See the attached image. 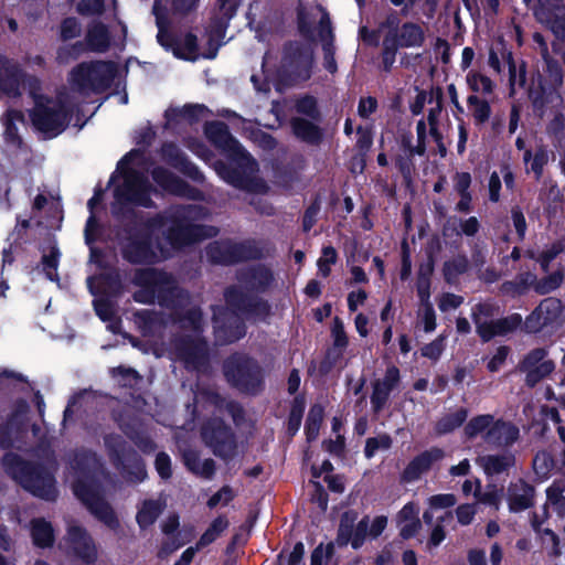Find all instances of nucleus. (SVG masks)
Wrapping results in <instances>:
<instances>
[{
  "label": "nucleus",
  "mask_w": 565,
  "mask_h": 565,
  "mask_svg": "<svg viewBox=\"0 0 565 565\" xmlns=\"http://www.w3.org/2000/svg\"><path fill=\"white\" fill-rule=\"evenodd\" d=\"M562 303L555 298L544 299L526 318L525 327L530 332H539L546 327L558 323Z\"/></svg>",
  "instance_id": "14"
},
{
  "label": "nucleus",
  "mask_w": 565,
  "mask_h": 565,
  "mask_svg": "<svg viewBox=\"0 0 565 565\" xmlns=\"http://www.w3.org/2000/svg\"><path fill=\"white\" fill-rule=\"evenodd\" d=\"M493 423V417L490 415L477 416L467 424L465 433L469 438L481 436L484 439L487 431L491 428Z\"/></svg>",
  "instance_id": "38"
},
{
  "label": "nucleus",
  "mask_w": 565,
  "mask_h": 565,
  "mask_svg": "<svg viewBox=\"0 0 565 565\" xmlns=\"http://www.w3.org/2000/svg\"><path fill=\"white\" fill-rule=\"evenodd\" d=\"M0 88L9 95H19L29 89L34 99L31 120L34 128L44 138L60 135L68 122L70 106L62 96L47 99L36 94L39 82L36 78L24 75L19 67L0 55Z\"/></svg>",
  "instance_id": "2"
},
{
  "label": "nucleus",
  "mask_w": 565,
  "mask_h": 565,
  "mask_svg": "<svg viewBox=\"0 0 565 565\" xmlns=\"http://www.w3.org/2000/svg\"><path fill=\"white\" fill-rule=\"evenodd\" d=\"M206 137L239 167L247 168L253 171L255 162L228 132L227 127L223 122L214 121L205 126Z\"/></svg>",
  "instance_id": "9"
},
{
  "label": "nucleus",
  "mask_w": 565,
  "mask_h": 565,
  "mask_svg": "<svg viewBox=\"0 0 565 565\" xmlns=\"http://www.w3.org/2000/svg\"><path fill=\"white\" fill-rule=\"evenodd\" d=\"M116 72L111 62L82 63L72 71L70 83L81 94L100 92L110 84Z\"/></svg>",
  "instance_id": "7"
},
{
  "label": "nucleus",
  "mask_w": 565,
  "mask_h": 565,
  "mask_svg": "<svg viewBox=\"0 0 565 565\" xmlns=\"http://www.w3.org/2000/svg\"><path fill=\"white\" fill-rule=\"evenodd\" d=\"M322 417L323 411L320 406H315L310 409L306 424V434L308 440H315L318 437Z\"/></svg>",
  "instance_id": "45"
},
{
  "label": "nucleus",
  "mask_w": 565,
  "mask_h": 565,
  "mask_svg": "<svg viewBox=\"0 0 565 565\" xmlns=\"http://www.w3.org/2000/svg\"><path fill=\"white\" fill-rule=\"evenodd\" d=\"M214 169L224 181H226L230 184H233L234 186H247L249 190L255 192H264L267 189L266 184L262 180H256L250 182V184H246L243 178L236 171L230 170L222 162H216Z\"/></svg>",
  "instance_id": "26"
},
{
  "label": "nucleus",
  "mask_w": 565,
  "mask_h": 565,
  "mask_svg": "<svg viewBox=\"0 0 565 565\" xmlns=\"http://www.w3.org/2000/svg\"><path fill=\"white\" fill-rule=\"evenodd\" d=\"M207 256L214 263L228 264L239 259L237 246L227 242L213 243L207 247Z\"/></svg>",
  "instance_id": "28"
},
{
  "label": "nucleus",
  "mask_w": 565,
  "mask_h": 565,
  "mask_svg": "<svg viewBox=\"0 0 565 565\" xmlns=\"http://www.w3.org/2000/svg\"><path fill=\"white\" fill-rule=\"evenodd\" d=\"M469 88L475 93H481L484 95L491 94L494 88L493 82L486 75L470 71L466 77Z\"/></svg>",
  "instance_id": "39"
},
{
  "label": "nucleus",
  "mask_w": 565,
  "mask_h": 565,
  "mask_svg": "<svg viewBox=\"0 0 565 565\" xmlns=\"http://www.w3.org/2000/svg\"><path fill=\"white\" fill-rule=\"evenodd\" d=\"M419 315L424 323V330L426 332L434 331L436 328V316L431 303H426V306L420 309Z\"/></svg>",
  "instance_id": "62"
},
{
  "label": "nucleus",
  "mask_w": 565,
  "mask_h": 565,
  "mask_svg": "<svg viewBox=\"0 0 565 565\" xmlns=\"http://www.w3.org/2000/svg\"><path fill=\"white\" fill-rule=\"evenodd\" d=\"M94 307H95V311H96L97 316L103 321H108L109 322L107 328L111 332H117L118 331V323H117V321L113 320L114 307H113L111 302L106 300V299L99 298V299H95L94 300Z\"/></svg>",
  "instance_id": "41"
},
{
  "label": "nucleus",
  "mask_w": 565,
  "mask_h": 565,
  "mask_svg": "<svg viewBox=\"0 0 565 565\" xmlns=\"http://www.w3.org/2000/svg\"><path fill=\"white\" fill-rule=\"evenodd\" d=\"M66 541L71 552L82 562L86 564L95 562L97 557L95 544L81 526L70 525Z\"/></svg>",
  "instance_id": "16"
},
{
  "label": "nucleus",
  "mask_w": 565,
  "mask_h": 565,
  "mask_svg": "<svg viewBox=\"0 0 565 565\" xmlns=\"http://www.w3.org/2000/svg\"><path fill=\"white\" fill-rule=\"evenodd\" d=\"M490 307L488 305H479L473 311V319L477 331L483 340H490L494 335L505 334L521 324L520 315H512L498 321H483L482 316L488 315Z\"/></svg>",
  "instance_id": "11"
},
{
  "label": "nucleus",
  "mask_w": 565,
  "mask_h": 565,
  "mask_svg": "<svg viewBox=\"0 0 565 565\" xmlns=\"http://www.w3.org/2000/svg\"><path fill=\"white\" fill-rule=\"evenodd\" d=\"M32 537L36 546L46 547L54 541V532L50 522L36 519L32 522Z\"/></svg>",
  "instance_id": "33"
},
{
  "label": "nucleus",
  "mask_w": 565,
  "mask_h": 565,
  "mask_svg": "<svg viewBox=\"0 0 565 565\" xmlns=\"http://www.w3.org/2000/svg\"><path fill=\"white\" fill-rule=\"evenodd\" d=\"M81 25L76 19H65L61 26V36L63 40H71L79 35Z\"/></svg>",
  "instance_id": "57"
},
{
  "label": "nucleus",
  "mask_w": 565,
  "mask_h": 565,
  "mask_svg": "<svg viewBox=\"0 0 565 565\" xmlns=\"http://www.w3.org/2000/svg\"><path fill=\"white\" fill-rule=\"evenodd\" d=\"M204 216L203 209L196 205L178 209L169 216H160L151 222L149 230L156 238L162 234L164 242L153 249L149 242L135 239L125 247L124 255L132 263H152L169 257L173 249L215 236V227L199 223Z\"/></svg>",
  "instance_id": "1"
},
{
  "label": "nucleus",
  "mask_w": 565,
  "mask_h": 565,
  "mask_svg": "<svg viewBox=\"0 0 565 565\" xmlns=\"http://www.w3.org/2000/svg\"><path fill=\"white\" fill-rule=\"evenodd\" d=\"M292 129L297 137L306 141H315L319 138L318 128L308 120L299 118L294 119Z\"/></svg>",
  "instance_id": "42"
},
{
  "label": "nucleus",
  "mask_w": 565,
  "mask_h": 565,
  "mask_svg": "<svg viewBox=\"0 0 565 565\" xmlns=\"http://www.w3.org/2000/svg\"><path fill=\"white\" fill-rule=\"evenodd\" d=\"M60 252L52 248L50 254L43 256V270L51 281L57 280V266H58Z\"/></svg>",
  "instance_id": "48"
},
{
  "label": "nucleus",
  "mask_w": 565,
  "mask_h": 565,
  "mask_svg": "<svg viewBox=\"0 0 565 565\" xmlns=\"http://www.w3.org/2000/svg\"><path fill=\"white\" fill-rule=\"evenodd\" d=\"M477 512L475 504H461L456 510L457 520L462 525H468L472 522Z\"/></svg>",
  "instance_id": "60"
},
{
  "label": "nucleus",
  "mask_w": 565,
  "mask_h": 565,
  "mask_svg": "<svg viewBox=\"0 0 565 565\" xmlns=\"http://www.w3.org/2000/svg\"><path fill=\"white\" fill-rule=\"evenodd\" d=\"M419 508L414 502H409L403 507L397 516L401 535L404 539L414 536L420 529L418 519Z\"/></svg>",
  "instance_id": "25"
},
{
  "label": "nucleus",
  "mask_w": 565,
  "mask_h": 565,
  "mask_svg": "<svg viewBox=\"0 0 565 565\" xmlns=\"http://www.w3.org/2000/svg\"><path fill=\"white\" fill-rule=\"evenodd\" d=\"M444 351V338L439 337L435 341L426 344L422 349V354L428 359L437 360Z\"/></svg>",
  "instance_id": "61"
},
{
  "label": "nucleus",
  "mask_w": 565,
  "mask_h": 565,
  "mask_svg": "<svg viewBox=\"0 0 565 565\" xmlns=\"http://www.w3.org/2000/svg\"><path fill=\"white\" fill-rule=\"evenodd\" d=\"M110 38L107 28L102 23L93 24L86 35V44L90 51L104 52L108 49Z\"/></svg>",
  "instance_id": "29"
},
{
  "label": "nucleus",
  "mask_w": 565,
  "mask_h": 565,
  "mask_svg": "<svg viewBox=\"0 0 565 565\" xmlns=\"http://www.w3.org/2000/svg\"><path fill=\"white\" fill-rule=\"evenodd\" d=\"M423 41L424 32L422 28L413 23H406L399 29L396 39L391 40L390 38H386L384 40V46L386 52L392 51V53H394L396 46H419Z\"/></svg>",
  "instance_id": "19"
},
{
  "label": "nucleus",
  "mask_w": 565,
  "mask_h": 565,
  "mask_svg": "<svg viewBox=\"0 0 565 565\" xmlns=\"http://www.w3.org/2000/svg\"><path fill=\"white\" fill-rule=\"evenodd\" d=\"M523 159L526 164H530L529 170L534 172L536 177H540L543 167L547 163L548 156L544 149H539L533 156L530 150H526Z\"/></svg>",
  "instance_id": "44"
},
{
  "label": "nucleus",
  "mask_w": 565,
  "mask_h": 565,
  "mask_svg": "<svg viewBox=\"0 0 565 565\" xmlns=\"http://www.w3.org/2000/svg\"><path fill=\"white\" fill-rule=\"evenodd\" d=\"M84 51V46L82 43H76L73 45H64L57 52V60L61 63H68L70 61L78 57Z\"/></svg>",
  "instance_id": "55"
},
{
  "label": "nucleus",
  "mask_w": 565,
  "mask_h": 565,
  "mask_svg": "<svg viewBox=\"0 0 565 565\" xmlns=\"http://www.w3.org/2000/svg\"><path fill=\"white\" fill-rule=\"evenodd\" d=\"M142 170L143 153L140 150L130 151L118 163L110 179L114 191L111 209L115 214L124 213L131 206H150V195L153 190L146 182Z\"/></svg>",
  "instance_id": "3"
},
{
  "label": "nucleus",
  "mask_w": 565,
  "mask_h": 565,
  "mask_svg": "<svg viewBox=\"0 0 565 565\" xmlns=\"http://www.w3.org/2000/svg\"><path fill=\"white\" fill-rule=\"evenodd\" d=\"M353 523H354V516H351L349 513L344 514V516L341 520L339 534L337 542L340 545H347L350 543V539L353 534Z\"/></svg>",
  "instance_id": "52"
},
{
  "label": "nucleus",
  "mask_w": 565,
  "mask_h": 565,
  "mask_svg": "<svg viewBox=\"0 0 565 565\" xmlns=\"http://www.w3.org/2000/svg\"><path fill=\"white\" fill-rule=\"evenodd\" d=\"M521 370L525 373L526 383L534 386L555 370V363L545 349H534L525 355Z\"/></svg>",
  "instance_id": "12"
},
{
  "label": "nucleus",
  "mask_w": 565,
  "mask_h": 565,
  "mask_svg": "<svg viewBox=\"0 0 565 565\" xmlns=\"http://www.w3.org/2000/svg\"><path fill=\"white\" fill-rule=\"evenodd\" d=\"M233 499V491L228 487H223L218 492L212 495L207 502V505L213 509L218 505H227Z\"/></svg>",
  "instance_id": "58"
},
{
  "label": "nucleus",
  "mask_w": 565,
  "mask_h": 565,
  "mask_svg": "<svg viewBox=\"0 0 565 565\" xmlns=\"http://www.w3.org/2000/svg\"><path fill=\"white\" fill-rule=\"evenodd\" d=\"M565 483L563 481H555L546 490V509H552L559 518L565 513V497L563 495Z\"/></svg>",
  "instance_id": "32"
},
{
  "label": "nucleus",
  "mask_w": 565,
  "mask_h": 565,
  "mask_svg": "<svg viewBox=\"0 0 565 565\" xmlns=\"http://www.w3.org/2000/svg\"><path fill=\"white\" fill-rule=\"evenodd\" d=\"M221 18L216 20L209 29V50L200 52L196 46V38L186 34L184 38L171 43L169 34L163 30V20L159 13L160 1H156L153 12L157 15V24L159 28L158 41L162 46L171 47L174 56L183 60L195 61L199 57L214 58L218 47L224 43L227 21L235 14L237 0H218Z\"/></svg>",
  "instance_id": "4"
},
{
  "label": "nucleus",
  "mask_w": 565,
  "mask_h": 565,
  "mask_svg": "<svg viewBox=\"0 0 565 565\" xmlns=\"http://www.w3.org/2000/svg\"><path fill=\"white\" fill-rule=\"evenodd\" d=\"M225 375L227 380L246 392H254V385L250 386L249 382L257 380V371L252 366L248 361L242 360L241 358H234L226 362Z\"/></svg>",
  "instance_id": "17"
},
{
  "label": "nucleus",
  "mask_w": 565,
  "mask_h": 565,
  "mask_svg": "<svg viewBox=\"0 0 565 565\" xmlns=\"http://www.w3.org/2000/svg\"><path fill=\"white\" fill-rule=\"evenodd\" d=\"M337 260V252L333 247L328 246L322 249V254L318 259V268L319 273L327 277L331 271V265H333Z\"/></svg>",
  "instance_id": "49"
},
{
  "label": "nucleus",
  "mask_w": 565,
  "mask_h": 565,
  "mask_svg": "<svg viewBox=\"0 0 565 565\" xmlns=\"http://www.w3.org/2000/svg\"><path fill=\"white\" fill-rule=\"evenodd\" d=\"M7 471L28 491L45 500L56 497V488L51 473L21 460L17 455L8 454L3 458Z\"/></svg>",
  "instance_id": "5"
},
{
  "label": "nucleus",
  "mask_w": 565,
  "mask_h": 565,
  "mask_svg": "<svg viewBox=\"0 0 565 565\" xmlns=\"http://www.w3.org/2000/svg\"><path fill=\"white\" fill-rule=\"evenodd\" d=\"M534 489L519 480L509 487L508 501L512 512H519L530 508L533 503Z\"/></svg>",
  "instance_id": "20"
},
{
  "label": "nucleus",
  "mask_w": 565,
  "mask_h": 565,
  "mask_svg": "<svg viewBox=\"0 0 565 565\" xmlns=\"http://www.w3.org/2000/svg\"><path fill=\"white\" fill-rule=\"evenodd\" d=\"M184 462L191 471L199 476L209 478L214 472V461L212 459H200L193 451L184 454Z\"/></svg>",
  "instance_id": "35"
},
{
  "label": "nucleus",
  "mask_w": 565,
  "mask_h": 565,
  "mask_svg": "<svg viewBox=\"0 0 565 565\" xmlns=\"http://www.w3.org/2000/svg\"><path fill=\"white\" fill-rule=\"evenodd\" d=\"M478 502L490 505L498 510L502 501V491L495 486H488L484 491H476L475 493Z\"/></svg>",
  "instance_id": "43"
},
{
  "label": "nucleus",
  "mask_w": 565,
  "mask_h": 565,
  "mask_svg": "<svg viewBox=\"0 0 565 565\" xmlns=\"http://www.w3.org/2000/svg\"><path fill=\"white\" fill-rule=\"evenodd\" d=\"M134 281L140 287L134 295L138 302H152L156 298L160 299L163 292L173 290V280L169 275L149 268L137 271Z\"/></svg>",
  "instance_id": "8"
},
{
  "label": "nucleus",
  "mask_w": 565,
  "mask_h": 565,
  "mask_svg": "<svg viewBox=\"0 0 565 565\" xmlns=\"http://www.w3.org/2000/svg\"><path fill=\"white\" fill-rule=\"evenodd\" d=\"M162 157L169 164L181 170L182 172L190 174L191 177L196 175L194 167L185 160V158L174 145H164L162 148Z\"/></svg>",
  "instance_id": "30"
},
{
  "label": "nucleus",
  "mask_w": 565,
  "mask_h": 565,
  "mask_svg": "<svg viewBox=\"0 0 565 565\" xmlns=\"http://www.w3.org/2000/svg\"><path fill=\"white\" fill-rule=\"evenodd\" d=\"M533 527L540 534L543 545L551 548V553L555 555L561 553L558 537L551 529L542 527L536 519L533 521Z\"/></svg>",
  "instance_id": "46"
},
{
  "label": "nucleus",
  "mask_w": 565,
  "mask_h": 565,
  "mask_svg": "<svg viewBox=\"0 0 565 565\" xmlns=\"http://www.w3.org/2000/svg\"><path fill=\"white\" fill-rule=\"evenodd\" d=\"M399 382V371L396 366H390L385 375L373 384L371 404L375 412H380L386 404L392 391Z\"/></svg>",
  "instance_id": "18"
},
{
  "label": "nucleus",
  "mask_w": 565,
  "mask_h": 565,
  "mask_svg": "<svg viewBox=\"0 0 565 565\" xmlns=\"http://www.w3.org/2000/svg\"><path fill=\"white\" fill-rule=\"evenodd\" d=\"M117 466L122 467V471L126 475V478L130 482H139L142 481L146 476V469L143 463L139 460L132 451H126L124 448L121 450V455L116 454Z\"/></svg>",
  "instance_id": "24"
},
{
  "label": "nucleus",
  "mask_w": 565,
  "mask_h": 565,
  "mask_svg": "<svg viewBox=\"0 0 565 565\" xmlns=\"http://www.w3.org/2000/svg\"><path fill=\"white\" fill-rule=\"evenodd\" d=\"M205 111L206 109L202 105H190L183 107L182 109H168L166 111V117L168 119V122H170L171 118L174 116H181L185 119H194L203 116Z\"/></svg>",
  "instance_id": "47"
},
{
  "label": "nucleus",
  "mask_w": 565,
  "mask_h": 565,
  "mask_svg": "<svg viewBox=\"0 0 565 565\" xmlns=\"http://www.w3.org/2000/svg\"><path fill=\"white\" fill-rule=\"evenodd\" d=\"M152 177L157 184L164 191L181 196L195 198V192L190 189L188 184L174 175L168 173L166 170L154 169L152 171Z\"/></svg>",
  "instance_id": "23"
},
{
  "label": "nucleus",
  "mask_w": 565,
  "mask_h": 565,
  "mask_svg": "<svg viewBox=\"0 0 565 565\" xmlns=\"http://www.w3.org/2000/svg\"><path fill=\"white\" fill-rule=\"evenodd\" d=\"M332 337L334 347L342 350L348 345V337L344 331L343 323L340 319H335L332 328Z\"/></svg>",
  "instance_id": "59"
},
{
  "label": "nucleus",
  "mask_w": 565,
  "mask_h": 565,
  "mask_svg": "<svg viewBox=\"0 0 565 565\" xmlns=\"http://www.w3.org/2000/svg\"><path fill=\"white\" fill-rule=\"evenodd\" d=\"M467 105L477 126L483 125L490 119L492 110L489 102L486 99L477 95H470L467 98Z\"/></svg>",
  "instance_id": "31"
},
{
  "label": "nucleus",
  "mask_w": 565,
  "mask_h": 565,
  "mask_svg": "<svg viewBox=\"0 0 565 565\" xmlns=\"http://www.w3.org/2000/svg\"><path fill=\"white\" fill-rule=\"evenodd\" d=\"M74 494L108 526L115 527L117 520L110 507L104 501L90 482L78 480L73 484Z\"/></svg>",
  "instance_id": "10"
},
{
  "label": "nucleus",
  "mask_w": 565,
  "mask_h": 565,
  "mask_svg": "<svg viewBox=\"0 0 565 565\" xmlns=\"http://www.w3.org/2000/svg\"><path fill=\"white\" fill-rule=\"evenodd\" d=\"M392 440L388 436L382 435L375 438H370L365 445V456L371 458L380 449L386 450L391 447Z\"/></svg>",
  "instance_id": "53"
},
{
  "label": "nucleus",
  "mask_w": 565,
  "mask_h": 565,
  "mask_svg": "<svg viewBox=\"0 0 565 565\" xmlns=\"http://www.w3.org/2000/svg\"><path fill=\"white\" fill-rule=\"evenodd\" d=\"M565 250V237L559 238L553 243L543 254L541 255L540 262L543 269L547 268L550 262L556 258L562 252Z\"/></svg>",
  "instance_id": "54"
},
{
  "label": "nucleus",
  "mask_w": 565,
  "mask_h": 565,
  "mask_svg": "<svg viewBox=\"0 0 565 565\" xmlns=\"http://www.w3.org/2000/svg\"><path fill=\"white\" fill-rule=\"evenodd\" d=\"M519 437V428L510 423L494 422L487 431L484 440L497 446H509Z\"/></svg>",
  "instance_id": "22"
},
{
  "label": "nucleus",
  "mask_w": 565,
  "mask_h": 565,
  "mask_svg": "<svg viewBox=\"0 0 565 565\" xmlns=\"http://www.w3.org/2000/svg\"><path fill=\"white\" fill-rule=\"evenodd\" d=\"M164 502L159 500H149L143 502L141 509L137 514V522L141 527L151 525L159 514L162 512Z\"/></svg>",
  "instance_id": "34"
},
{
  "label": "nucleus",
  "mask_w": 565,
  "mask_h": 565,
  "mask_svg": "<svg viewBox=\"0 0 565 565\" xmlns=\"http://www.w3.org/2000/svg\"><path fill=\"white\" fill-rule=\"evenodd\" d=\"M533 469L537 478L545 480L556 471L555 458L546 451H540L533 459Z\"/></svg>",
  "instance_id": "36"
},
{
  "label": "nucleus",
  "mask_w": 565,
  "mask_h": 565,
  "mask_svg": "<svg viewBox=\"0 0 565 565\" xmlns=\"http://www.w3.org/2000/svg\"><path fill=\"white\" fill-rule=\"evenodd\" d=\"M367 527H369V519H363L358 523V525L353 530V534L350 539V543L353 548H359L362 545L365 536L369 535Z\"/></svg>",
  "instance_id": "56"
},
{
  "label": "nucleus",
  "mask_w": 565,
  "mask_h": 565,
  "mask_svg": "<svg viewBox=\"0 0 565 565\" xmlns=\"http://www.w3.org/2000/svg\"><path fill=\"white\" fill-rule=\"evenodd\" d=\"M456 503V499L450 493L436 494L428 499V510L424 512L423 519L425 523L430 524L434 515L433 511L437 509H446L452 507Z\"/></svg>",
  "instance_id": "40"
},
{
  "label": "nucleus",
  "mask_w": 565,
  "mask_h": 565,
  "mask_svg": "<svg viewBox=\"0 0 565 565\" xmlns=\"http://www.w3.org/2000/svg\"><path fill=\"white\" fill-rule=\"evenodd\" d=\"M313 53L309 47L291 45L285 58L284 67L292 82L307 81L311 75Z\"/></svg>",
  "instance_id": "13"
},
{
  "label": "nucleus",
  "mask_w": 565,
  "mask_h": 565,
  "mask_svg": "<svg viewBox=\"0 0 565 565\" xmlns=\"http://www.w3.org/2000/svg\"><path fill=\"white\" fill-rule=\"evenodd\" d=\"M203 439L222 457L230 456L234 450V440L230 429L223 422L215 419L203 428Z\"/></svg>",
  "instance_id": "15"
},
{
  "label": "nucleus",
  "mask_w": 565,
  "mask_h": 565,
  "mask_svg": "<svg viewBox=\"0 0 565 565\" xmlns=\"http://www.w3.org/2000/svg\"><path fill=\"white\" fill-rule=\"evenodd\" d=\"M299 29L301 33L310 38L315 29L318 30V35L323 42L324 68L334 74L338 70L334 58V50L331 43L332 32L328 13L319 4H311L308 10L301 9L299 11Z\"/></svg>",
  "instance_id": "6"
},
{
  "label": "nucleus",
  "mask_w": 565,
  "mask_h": 565,
  "mask_svg": "<svg viewBox=\"0 0 565 565\" xmlns=\"http://www.w3.org/2000/svg\"><path fill=\"white\" fill-rule=\"evenodd\" d=\"M332 553V545L323 546L322 544L315 548L311 554V565H324Z\"/></svg>",
  "instance_id": "64"
},
{
  "label": "nucleus",
  "mask_w": 565,
  "mask_h": 565,
  "mask_svg": "<svg viewBox=\"0 0 565 565\" xmlns=\"http://www.w3.org/2000/svg\"><path fill=\"white\" fill-rule=\"evenodd\" d=\"M443 457V450L437 448L420 454L406 467L404 477L409 481L419 478L424 472L430 469L434 462L440 460Z\"/></svg>",
  "instance_id": "21"
},
{
  "label": "nucleus",
  "mask_w": 565,
  "mask_h": 565,
  "mask_svg": "<svg viewBox=\"0 0 565 565\" xmlns=\"http://www.w3.org/2000/svg\"><path fill=\"white\" fill-rule=\"evenodd\" d=\"M488 476L500 475L514 463V457L511 454L489 455L478 459Z\"/></svg>",
  "instance_id": "27"
},
{
  "label": "nucleus",
  "mask_w": 565,
  "mask_h": 565,
  "mask_svg": "<svg viewBox=\"0 0 565 565\" xmlns=\"http://www.w3.org/2000/svg\"><path fill=\"white\" fill-rule=\"evenodd\" d=\"M563 275L562 273L557 271V273H554L553 275L548 276L546 279H544L543 281H541L536 289L542 292V294H546V292H550L554 289H556L561 282L563 281Z\"/></svg>",
  "instance_id": "63"
},
{
  "label": "nucleus",
  "mask_w": 565,
  "mask_h": 565,
  "mask_svg": "<svg viewBox=\"0 0 565 565\" xmlns=\"http://www.w3.org/2000/svg\"><path fill=\"white\" fill-rule=\"evenodd\" d=\"M227 526L228 521L224 516L216 518L202 534L196 546L201 548L213 543L227 529Z\"/></svg>",
  "instance_id": "37"
},
{
  "label": "nucleus",
  "mask_w": 565,
  "mask_h": 565,
  "mask_svg": "<svg viewBox=\"0 0 565 565\" xmlns=\"http://www.w3.org/2000/svg\"><path fill=\"white\" fill-rule=\"evenodd\" d=\"M467 417V413L463 409L456 412L455 414L441 419L438 423V431L439 433H448L456 427L460 426Z\"/></svg>",
  "instance_id": "51"
},
{
  "label": "nucleus",
  "mask_w": 565,
  "mask_h": 565,
  "mask_svg": "<svg viewBox=\"0 0 565 565\" xmlns=\"http://www.w3.org/2000/svg\"><path fill=\"white\" fill-rule=\"evenodd\" d=\"M205 352V348L202 343L196 344H184L179 351L177 352V358L185 361V363L191 364L193 363L194 359L199 355H203Z\"/></svg>",
  "instance_id": "50"
}]
</instances>
